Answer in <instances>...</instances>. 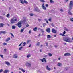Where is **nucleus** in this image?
Here are the masks:
<instances>
[{"label":"nucleus","instance_id":"obj_1","mask_svg":"<svg viewBox=\"0 0 73 73\" xmlns=\"http://www.w3.org/2000/svg\"><path fill=\"white\" fill-rule=\"evenodd\" d=\"M23 21H20L18 23L16 24L17 26H18L19 28H21V24L23 23V24H24L26 22V18L23 17Z\"/></svg>","mask_w":73,"mask_h":73},{"label":"nucleus","instance_id":"obj_2","mask_svg":"<svg viewBox=\"0 0 73 73\" xmlns=\"http://www.w3.org/2000/svg\"><path fill=\"white\" fill-rule=\"evenodd\" d=\"M73 1H70L69 4V9L68 10V11H70L72 9V8H73Z\"/></svg>","mask_w":73,"mask_h":73},{"label":"nucleus","instance_id":"obj_3","mask_svg":"<svg viewBox=\"0 0 73 73\" xmlns=\"http://www.w3.org/2000/svg\"><path fill=\"white\" fill-rule=\"evenodd\" d=\"M64 41L67 42H72L70 38L69 37H66L65 39H64Z\"/></svg>","mask_w":73,"mask_h":73},{"label":"nucleus","instance_id":"obj_4","mask_svg":"<svg viewBox=\"0 0 73 73\" xmlns=\"http://www.w3.org/2000/svg\"><path fill=\"white\" fill-rule=\"evenodd\" d=\"M10 21L11 22V23L13 24V23H16V22H17V19H14L13 18L11 19V21Z\"/></svg>","mask_w":73,"mask_h":73},{"label":"nucleus","instance_id":"obj_5","mask_svg":"<svg viewBox=\"0 0 73 73\" xmlns=\"http://www.w3.org/2000/svg\"><path fill=\"white\" fill-rule=\"evenodd\" d=\"M34 11L35 12H41L40 10L38 8V7H36L34 9Z\"/></svg>","mask_w":73,"mask_h":73},{"label":"nucleus","instance_id":"obj_6","mask_svg":"<svg viewBox=\"0 0 73 73\" xmlns=\"http://www.w3.org/2000/svg\"><path fill=\"white\" fill-rule=\"evenodd\" d=\"M40 61H41L42 62H44V61L46 63L47 62H46V59L45 58H43V59H40Z\"/></svg>","mask_w":73,"mask_h":73},{"label":"nucleus","instance_id":"obj_7","mask_svg":"<svg viewBox=\"0 0 73 73\" xmlns=\"http://www.w3.org/2000/svg\"><path fill=\"white\" fill-rule=\"evenodd\" d=\"M51 31L52 33H57V30H56L54 28H53L52 29Z\"/></svg>","mask_w":73,"mask_h":73},{"label":"nucleus","instance_id":"obj_8","mask_svg":"<svg viewBox=\"0 0 73 73\" xmlns=\"http://www.w3.org/2000/svg\"><path fill=\"white\" fill-rule=\"evenodd\" d=\"M46 31L48 33H50V28H48L46 29Z\"/></svg>","mask_w":73,"mask_h":73},{"label":"nucleus","instance_id":"obj_9","mask_svg":"<svg viewBox=\"0 0 73 73\" xmlns=\"http://www.w3.org/2000/svg\"><path fill=\"white\" fill-rule=\"evenodd\" d=\"M42 7L43 9H44V10H46V8L44 6V4L43 3L42 4Z\"/></svg>","mask_w":73,"mask_h":73},{"label":"nucleus","instance_id":"obj_10","mask_svg":"<svg viewBox=\"0 0 73 73\" xmlns=\"http://www.w3.org/2000/svg\"><path fill=\"white\" fill-rule=\"evenodd\" d=\"M26 66H29V67H31V63H29L28 62L26 63Z\"/></svg>","mask_w":73,"mask_h":73},{"label":"nucleus","instance_id":"obj_11","mask_svg":"<svg viewBox=\"0 0 73 73\" xmlns=\"http://www.w3.org/2000/svg\"><path fill=\"white\" fill-rule=\"evenodd\" d=\"M7 32L5 31H0V34H1V33H3V34H6Z\"/></svg>","mask_w":73,"mask_h":73},{"label":"nucleus","instance_id":"obj_12","mask_svg":"<svg viewBox=\"0 0 73 73\" xmlns=\"http://www.w3.org/2000/svg\"><path fill=\"white\" fill-rule=\"evenodd\" d=\"M71 54H70V53H65L64 54V56H70Z\"/></svg>","mask_w":73,"mask_h":73},{"label":"nucleus","instance_id":"obj_13","mask_svg":"<svg viewBox=\"0 0 73 73\" xmlns=\"http://www.w3.org/2000/svg\"><path fill=\"white\" fill-rule=\"evenodd\" d=\"M13 58H17V55L16 54H14L13 56Z\"/></svg>","mask_w":73,"mask_h":73},{"label":"nucleus","instance_id":"obj_14","mask_svg":"<svg viewBox=\"0 0 73 73\" xmlns=\"http://www.w3.org/2000/svg\"><path fill=\"white\" fill-rule=\"evenodd\" d=\"M46 69L48 70H50V68L48 66H46Z\"/></svg>","mask_w":73,"mask_h":73},{"label":"nucleus","instance_id":"obj_15","mask_svg":"<svg viewBox=\"0 0 73 73\" xmlns=\"http://www.w3.org/2000/svg\"><path fill=\"white\" fill-rule=\"evenodd\" d=\"M47 37L48 38H52V36L50 35H47Z\"/></svg>","mask_w":73,"mask_h":73},{"label":"nucleus","instance_id":"obj_16","mask_svg":"<svg viewBox=\"0 0 73 73\" xmlns=\"http://www.w3.org/2000/svg\"><path fill=\"white\" fill-rule=\"evenodd\" d=\"M58 66H62V63H59L57 64Z\"/></svg>","mask_w":73,"mask_h":73},{"label":"nucleus","instance_id":"obj_17","mask_svg":"<svg viewBox=\"0 0 73 73\" xmlns=\"http://www.w3.org/2000/svg\"><path fill=\"white\" fill-rule=\"evenodd\" d=\"M5 62L6 64V65H8L9 66L10 65V63L8 62Z\"/></svg>","mask_w":73,"mask_h":73},{"label":"nucleus","instance_id":"obj_18","mask_svg":"<svg viewBox=\"0 0 73 73\" xmlns=\"http://www.w3.org/2000/svg\"><path fill=\"white\" fill-rule=\"evenodd\" d=\"M9 71L8 70H6L4 71V73H8V72H9Z\"/></svg>","mask_w":73,"mask_h":73},{"label":"nucleus","instance_id":"obj_19","mask_svg":"<svg viewBox=\"0 0 73 73\" xmlns=\"http://www.w3.org/2000/svg\"><path fill=\"white\" fill-rule=\"evenodd\" d=\"M5 24L3 23H0V27H3V25H4Z\"/></svg>","mask_w":73,"mask_h":73},{"label":"nucleus","instance_id":"obj_20","mask_svg":"<svg viewBox=\"0 0 73 73\" xmlns=\"http://www.w3.org/2000/svg\"><path fill=\"white\" fill-rule=\"evenodd\" d=\"M33 30L34 31H36L37 30V27H36L34 28L33 29Z\"/></svg>","mask_w":73,"mask_h":73},{"label":"nucleus","instance_id":"obj_21","mask_svg":"<svg viewBox=\"0 0 73 73\" xmlns=\"http://www.w3.org/2000/svg\"><path fill=\"white\" fill-rule=\"evenodd\" d=\"M16 28V26L14 25H13L12 26V29H15Z\"/></svg>","mask_w":73,"mask_h":73},{"label":"nucleus","instance_id":"obj_22","mask_svg":"<svg viewBox=\"0 0 73 73\" xmlns=\"http://www.w3.org/2000/svg\"><path fill=\"white\" fill-rule=\"evenodd\" d=\"M64 29L65 31H67V32H68V31H69V29H68L66 27H64Z\"/></svg>","mask_w":73,"mask_h":73},{"label":"nucleus","instance_id":"obj_23","mask_svg":"<svg viewBox=\"0 0 73 73\" xmlns=\"http://www.w3.org/2000/svg\"><path fill=\"white\" fill-rule=\"evenodd\" d=\"M23 2H24V3H25V4H28V2L25 1V0H24V1Z\"/></svg>","mask_w":73,"mask_h":73},{"label":"nucleus","instance_id":"obj_24","mask_svg":"<svg viewBox=\"0 0 73 73\" xmlns=\"http://www.w3.org/2000/svg\"><path fill=\"white\" fill-rule=\"evenodd\" d=\"M68 69V67H65L64 68V70H67Z\"/></svg>","mask_w":73,"mask_h":73},{"label":"nucleus","instance_id":"obj_25","mask_svg":"<svg viewBox=\"0 0 73 73\" xmlns=\"http://www.w3.org/2000/svg\"><path fill=\"white\" fill-rule=\"evenodd\" d=\"M24 28L22 29L21 30V32L22 33L24 32Z\"/></svg>","mask_w":73,"mask_h":73},{"label":"nucleus","instance_id":"obj_26","mask_svg":"<svg viewBox=\"0 0 73 73\" xmlns=\"http://www.w3.org/2000/svg\"><path fill=\"white\" fill-rule=\"evenodd\" d=\"M68 13L69 15H72V12H71L70 11L68 12Z\"/></svg>","mask_w":73,"mask_h":73},{"label":"nucleus","instance_id":"obj_27","mask_svg":"<svg viewBox=\"0 0 73 73\" xmlns=\"http://www.w3.org/2000/svg\"><path fill=\"white\" fill-rule=\"evenodd\" d=\"M31 57V54H28L27 56V58H29V57Z\"/></svg>","mask_w":73,"mask_h":73},{"label":"nucleus","instance_id":"obj_28","mask_svg":"<svg viewBox=\"0 0 73 73\" xmlns=\"http://www.w3.org/2000/svg\"><path fill=\"white\" fill-rule=\"evenodd\" d=\"M0 19L3 20V19H4V17H3V16H0Z\"/></svg>","mask_w":73,"mask_h":73},{"label":"nucleus","instance_id":"obj_29","mask_svg":"<svg viewBox=\"0 0 73 73\" xmlns=\"http://www.w3.org/2000/svg\"><path fill=\"white\" fill-rule=\"evenodd\" d=\"M10 38H8L6 40V41H8L9 40H10Z\"/></svg>","mask_w":73,"mask_h":73},{"label":"nucleus","instance_id":"obj_30","mask_svg":"<svg viewBox=\"0 0 73 73\" xmlns=\"http://www.w3.org/2000/svg\"><path fill=\"white\" fill-rule=\"evenodd\" d=\"M31 40H27V44H28V43H29V42H31Z\"/></svg>","mask_w":73,"mask_h":73},{"label":"nucleus","instance_id":"obj_31","mask_svg":"<svg viewBox=\"0 0 73 73\" xmlns=\"http://www.w3.org/2000/svg\"><path fill=\"white\" fill-rule=\"evenodd\" d=\"M26 44V43H25V42H24L23 43V46H25Z\"/></svg>","mask_w":73,"mask_h":73},{"label":"nucleus","instance_id":"obj_32","mask_svg":"<svg viewBox=\"0 0 73 73\" xmlns=\"http://www.w3.org/2000/svg\"><path fill=\"white\" fill-rule=\"evenodd\" d=\"M40 45V43L39 42L37 43L36 44V45H37V46H39Z\"/></svg>","mask_w":73,"mask_h":73},{"label":"nucleus","instance_id":"obj_33","mask_svg":"<svg viewBox=\"0 0 73 73\" xmlns=\"http://www.w3.org/2000/svg\"><path fill=\"white\" fill-rule=\"evenodd\" d=\"M48 56H50V57H51V56H52V54L51 53H49Z\"/></svg>","mask_w":73,"mask_h":73},{"label":"nucleus","instance_id":"obj_34","mask_svg":"<svg viewBox=\"0 0 73 73\" xmlns=\"http://www.w3.org/2000/svg\"><path fill=\"white\" fill-rule=\"evenodd\" d=\"M40 1H41V2H42V3H45V1L44 0H40Z\"/></svg>","mask_w":73,"mask_h":73},{"label":"nucleus","instance_id":"obj_35","mask_svg":"<svg viewBox=\"0 0 73 73\" xmlns=\"http://www.w3.org/2000/svg\"><path fill=\"white\" fill-rule=\"evenodd\" d=\"M46 25V23H43V26L44 27H45V26Z\"/></svg>","mask_w":73,"mask_h":73},{"label":"nucleus","instance_id":"obj_36","mask_svg":"<svg viewBox=\"0 0 73 73\" xmlns=\"http://www.w3.org/2000/svg\"><path fill=\"white\" fill-rule=\"evenodd\" d=\"M21 1V4H24V2L23 1V0H20Z\"/></svg>","mask_w":73,"mask_h":73},{"label":"nucleus","instance_id":"obj_37","mask_svg":"<svg viewBox=\"0 0 73 73\" xmlns=\"http://www.w3.org/2000/svg\"><path fill=\"white\" fill-rule=\"evenodd\" d=\"M9 16H10L9 14V13L7 15L6 17H9Z\"/></svg>","mask_w":73,"mask_h":73},{"label":"nucleus","instance_id":"obj_38","mask_svg":"<svg viewBox=\"0 0 73 73\" xmlns=\"http://www.w3.org/2000/svg\"><path fill=\"white\" fill-rule=\"evenodd\" d=\"M23 46H21L20 47L19 49V50H21L22 49V48H23Z\"/></svg>","mask_w":73,"mask_h":73},{"label":"nucleus","instance_id":"obj_39","mask_svg":"<svg viewBox=\"0 0 73 73\" xmlns=\"http://www.w3.org/2000/svg\"><path fill=\"white\" fill-rule=\"evenodd\" d=\"M10 33L11 35L12 36V37H14L15 36H14V35H13L12 33Z\"/></svg>","mask_w":73,"mask_h":73},{"label":"nucleus","instance_id":"obj_40","mask_svg":"<svg viewBox=\"0 0 73 73\" xmlns=\"http://www.w3.org/2000/svg\"><path fill=\"white\" fill-rule=\"evenodd\" d=\"M60 35L61 36H65V35L62 34H60Z\"/></svg>","mask_w":73,"mask_h":73},{"label":"nucleus","instance_id":"obj_41","mask_svg":"<svg viewBox=\"0 0 73 73\" xmlns=\"http://www.w3.org/2000/svg\"><path fill=\"white\" fill-rule=\"evenodd\" d=\"M51 25L52 27H54V24L52 23Z\"/></svg>","mask_w":73,"mask_h":73},{"label":"nucleus","instance_id":"obj_42","mask_svg":"<svg viewBox=\"0 0 73 73\" xmlns=\"http://www.w3.org/2000/svg\"><path fill=\"white\" fill-rule=\"evenodd\" d=\"M45 44H46V46H48V42H46Z\"/></svg>","mask_w":73,"mask_h":73},{"label":"nucleus","instance_id":"obj_43","mask_svg":"<svg viewBox=\"0 0 73 73\" xmlns=\"http://www.w3.org/2000/svg\"><path fill=\"white\" fill-rule=\"evenodd\" d=\"M70 20L71 21L73 22V18H70Z\"/></svg>","mask_w":73,"mask_h":73},{"label":"nucleus","instance_id":"obj_44","mask_svg":"<svg viewBox=\"0 0 73 73\" xmlns=\"http://www.w3.org/2000/svg\"><path fill=\"white\" fill-rule=\"evenodd\" d=\"M41 32H42V33H44V30L42 29H41Z\"/></svg>","mask_w":73,"mask_h":73},{"label":"nucleus","instance_id":"obj_45","mask_svg":"<svg viewBox=\"0 0 73 73\" xmlns=\"http://www.w3.org/2000/svg\"><path fill=\"white\" fill-rule=\"evenodd\" d=\"M3 70L2 69H1L0 70V73H2L3 72Z\"/></svg>","mask_w":73,"mask_h":73},{"label":"nucleus","instance_id":"obj_46","mask_svg":"<svg viewBox=\"0 0 73 73\" xmlns=\"http://www.w3.org/2000/svg\"><path fill=\"white\" fill-rule=\"evenodd\" d=\"M30 16H33V14L31 13L30 14Z\"/></svg>","mask_w":73,"mask_h":73},{"label":"nucleus","instance_id":"obj_47","mask_svg":"<svg viewBox=\"0 0 73 73\" xmlns=\"http://www.w3.org/2000/svg\"><path fill=\"white\" fill-rule=\"evenodd\" d=\"M0 56L1 57V58H3V55H0Z\"/></svg>","mask_w":73,"mask_h":73},{"label":"nucleus","instance_id":"obj_48","mask_svg":"<svg viewBox=\"0 0 73 73\" xmlns=\"http://www.w3.org/2000/svg\"><path fill=\"white\" fill-rule=\"evenodd\" d=\"M32 31L31 30H29V33L30 34V33H31Z\"/></svg>","mask_w":73,"mask_h":73},{"label":"nucleus","instance_id":"obj_49","mask_svg":"<svg viewBox=\"0 0 73 73\" xmlns=\"http://www.w3.org/2000/svg\"><path fill=\"white\" fill-rule=\"evenodd\" d=\"M50 3H54V1L52 0H50Z\"/></svg>","mask_w":73,"mask_h":73},{"label":"nucleus","instance_id":"obj_50","mask_svg":"<svg viewBox=\"0 0 73 73\" xmlns=\"http://www.w3.org/2000/svg\"><path fill=\"white\" fill-rule=\"evenodd\" d=\"M3 45H7V44L6 43H4L3 44Z\"/></svg>","mask_w":73,"mask_h":73},{"label":"nucleus","instance_id":"obj_51","mask_svg":"<svg viewBox=\"0 0 73 73\" xmlns=\"http://www.w3.org/2000/svg\"><path fill=\"white\" fill-rule=\"evenodd\" d=\"M48 20L49 21L51 22L52 21V19H51V18H50L48 19Z\"/></svg>","mask_w":73,"mask_h":73},{"label":"nucleus","instance_id":"obj_52","mask_svg":"<svg viewBox=\"0 0 73 73\" xmlns=\"http://www.w3.org/2000/svg\"><path fill=\"white\" fill-rule=\"evenodd\" d=\"M19 70H21L22 71V70H23V69H22V68H20L19 69Z\"/></svg>","mask_w":73,"mask_h":73},{"label":"nucleus","instance_id":"obj_53","mask_svg":"<svg viewBox=\"0 0 73 73\" xmlns=\"http://www.w3.org/2000/svg\"><path fill=\"white\" fill-rule=\"evenodd\" d=\"M45 6L46 7H48V4H46Z\"/></svg>","mask_w":73,"mask_h":73},{"label":"nucleus","instance_id":"obj_54","mask_svg":"<svg viewBox=\"0 0 73 73\" xmlns=\"http://www.w3.org/2000/svg\"><path fill=\"white\" fill-rule=\"evenodd\" d=\"M22 44H23V42L21 43L18 46H20L21 45H22Z\"/></svg>","mask_w":73,"mask_h":73},{"label":"nucleus","instance_id":"obj_55","mask_svg":"<svg viewBox=\"0 0 73 73\" xmlns=\"http://www.w3.org/2000/svg\"><path fill=\"white\" fill-rule=\"evenodd\" d=\"M65 33H66V32L65 31H64L63 32V35H65Z\"/></svg>","mask_w":73,"mask_h":73},{"label":"nucleus","instance_id":"obj_56","mask_svg":"<svg viewBox=\"0 0 73 73\" xmlns=\"http://www.w3.org/2000/svg\"><path fill=\"white\" fill-rule=\"evenodd\" d=\"M7 51V49H4V52H6V51Z\"/></svg>","mask_w":73,"mask_h":73},{"label":"nucleus","instance_id":"obj_57","mask_svg":"<svg viewBox=\"0 0 73 73\" xmlns=\"http://www.w3.org/2000/svg\"><path fill=\"white\" fill-rule=\"evenodd\" d=\"M26 27H29V25H27L26 26Z\"/></svg>","mask_w":73,"mask_h":73},{"label":"nucleus","instance_id":"obj_58","mask_svg":"<svg viewBox=\"0 0 73 73\" xmlns=\"http://www.w3.org/2000/svg\"><path fill=\"white\" fill-rule=\"evenodd\" d=\"M60 11L61 12H63V10L62 9H61Z\"/></svg>","mask_w":73,"mask_h":73},{"label":"nucleus","instance_id":"obj_59","mask_svg":"<svg viewBox=\"0 0 73 73\" xmlns=\"http://www.w3.org/2000/svg\"><path fill=\"white\" fill-rule=\"evenodd\" d=\"M31 45H32V44H30V45L29 46V47H31Z\"/></svg>","mask_w":73,"mask_h":73},{"label":"nucleus","instance_id":"obj_60","mask_svg":"<svg viewBox=\"0 0 73 73\" xmlns=\"http://www.w3.org/2000/svg\"><path fill=\"white\" fill-rule=\"evenodd\" d=\"M38 20L39 21H41V19H38Z\"/></svg>","mask_w":73,"mask_h":73},{"label":"nucleus","instance_id":"obj_61","mask_svg":"<svg viewBox=\"0 0 73 73\" xmlns=\"http://www.w3.org/2000/svg\"><path fill=\"white\" fill-rule=\"evenodd\" d=\"M41 29H41V28H38V30H41Z\"/></svg>","mask_w":73,"mask_h":73},{"label":"nucleus","instance_id":"obj_62","mask_svg":"<svg viewBox=\"0 0 73 73\" xmlns=\"http://www.w3.org/2000/svg\"><path fill=\"white\" fill-rule=\"evenodd\" d=\"M48 56V55H45V56H44V57H47Z\"/></svg>","mask_w":73,"mask_h":73},{"label":"nucleus","instance_id":"obj_63","mask_svg":"<svg viewBox=\"0 0 73 73\" xmlns=\"http://www.w3.org/2000/svg\"><path fill=\"white\" fill-rule=\"evenodd\" d=\"M22 72H25V71H24L23 69L22 70Z\"/></svg>","mask_w":73,"mask_h":73},{"label":"nucleus","instance_id":"obj_64","mask_svg":"<svg viewBox=\"0 0 73 73\" xmlns=\"http://www.w3.org/2000/svg\"><path fill=\"white\" fill-rule=\"evenodd\" d=\"M69 0H65V1H66V2H67V1H68Z\"/></svg>","mask_w":73,"mask_h":73}]
</instances>
